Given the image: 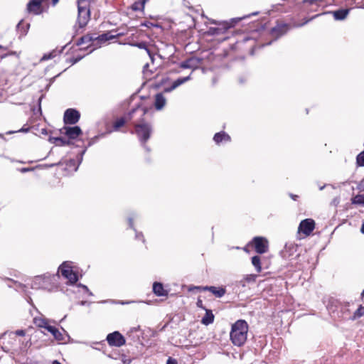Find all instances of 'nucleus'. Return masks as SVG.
I'll use <instances>...</instances> for the list:
<instances>
[{
  "label": "nucleus",
  "instance_id": "1",
  "mask_svg": "<svg viewBox=\"0 0 364 364\" xmlns=\"http://www.w3.org/2000/svg\"><path fill=\"white\" fill-rule=\"evenodd\" d=\"M248 325L244 320H238L232 326L231 341H245L247 339Z\"/></svg>",
  "mask_w": 364,
  "mask_h": 364
},
{
  "label": "nucleus",
  "instance_id": "2",
  "mask_svg": "<svg viewBox=\"0 0 364 364\" xmlns=\"http://www.w3.org/2000/svg\"><path fill=\"white\" fill-rule=\"evenodd\" d=\"M77 23L80 28H83L88 23L90 18V10L87 0L77 1Z\"/></svg>",
  "mask_w": 364,
  "mask_h": 364
},
{
  "label": "nucleus",
  "instance_id": "3",
  "mask_svg": "<svg viewBox=\"0 0 364 364\" xmlns=\"http://www.w3.org/2000/svg\"><path fill=\"white\" fill-rule=\"evenodd\" d=\"M126 343H107V345H104L102 348H103V353L108 357L117 360L121 357H124V350H121V348Z\"/></svg>",
  "mask_w": 364,
  "mask_h": 364
},
{
  "label": "nucleus",
  "instance_id": "4",
  "mask_svg": "<svg viewBox=\"0 0 364 364\" xmlns=\"http://www.w3.org/2000/svg\"><path fill=\"white\" fill-rule=\"evenodd\" d=\"M151 130V126L144 122L135 124V132L142 143L149 139Z\"/></svg>",
  "mask_w": 364,
  "mask_h": 364
},
{
  "label": "nucleus",
  "instance_id": "5",
  "mask_svg": "<svg viewBox=\"0 0 364 364\" xmlns=\"http://www.w3.org/2000/svg\"><path fill=\"white\" fill-rule=\"evenodd\" d=\"M61 274L71 284L75 283L78 278L77 274L73 270L69 262H63L59 267Z\"/></svg>",
  "mask_w": 364,
  "mask_h": 364
},
{
  "label": "nucleus",
  "instance_id": "6",
  "mask_svg": "<svg viewBox=\"0 0 364 364\" xmlns=\"http://www.w3.org/2000/svg\"><path fill=\"white\" fill-rule=\"evenodd\" d=\"M255 251L259 254H264L268 250V241L262 237H255L253 239Z\"/></svg>",
  "mask_w": 364,
  "mask_h": 364
},
{
  "label": "nucleus",
  "instance_id": "7",
  "mask_svg": "<svg viewBox=\"0 0 364 364\" xmlns=\"http://www.w3.org/2000/svg\"><path fill=\"white\" fill-rule=\"evenodd\" d=\"M80 114L78 111L73 109H68L64 114L63 120L65 124H74L80 119Z\"/></svg>",
  "mask_w": 364,
  "mask_h": 364
},
{
  "label": "nucleus",
  "instance_id": "8",
  "mask_svg": "<svg viewBox=\"0 0 364 364\" xmlns=\"http://www.w3.org/2000/svg\"><path fill=\"white\" fill-rule=\"evenodd\" d=\"M46 0H31L27 4V11L36 15L41 14L43 11L42 3Z\"/></svg>",
  "mask_w": 364,
  "mask_h": 364
},
{
  "label": "nucleus",
  "instance_id": "9",
  "mask_svg": "<svg viewBox=\"0 0 364 364\" xmlns=\"http://www.w3.org/2000/svg\"><path fill=\"white\" fill-rule=\"evenodd\" d=\"M315 223L312 219L303 220L299 226V231L303 232L306 235H309L314 230Z\"/></svg>",
  "mask_w": 364,
  "mask_h": 364
},
{
  "label": "nucleus",
  "instance_id": "10",
  "mask_svg": "<svg viewBox=\"0 0 364 364\" xmlns=\"http://www.w3.org/2000/svg\"><path fill=\"white\" fill-rule=\"evenodd\" d=\"M138 111H141V115H144L146 114V110L144 109H142V108H140V107H136L135 109H133L128 114L126 117H122L120 119H119L118 120L116 121V122L114 123V128L115 129H119V127H122L126 121L127 120H129L132 118V114L136 112H138Z\"/></svg>",
  "mask_w": 364,
  "mask_h": 364
},
{
  "label": "nucleus",
  "instance_id": "11",
  "mask_svg": "<svg viewBox=\"0 0 364 364\" xmlns=\"http://www.w3.org/2000/svg\"><path fill=\"white\" fill-rule=\"evenodd\" d=\"M62 130L64 131V134H66L70 139H76L79 135L82 134L81 129L77 127H64Z\"/></svg>",
  "mask_w": 364,
  "mask_h": 364
},
{
  "label": "nucleus",
  "instance_id": "12",
  "mask_svg": "<svg viewBox=\"0 0 364 364\" xmlns=\"http://www.w3.org/2000/svg\"><path fill=\"white\" fill-rule=\"evenodd\" d=\"M43 332L45 334L47 333L46 332L50 333L53 336V338L55 340L60 341L64 339L61 332L59 331L58 328L53 326H51L50 323L48 324V326H46V328Z\"/></svg>",
  "mask_w": 364,
  "mask_h": 364
},
{
  "label": "nucleus",
  "instance_id": "13",
  "mask_svg": "<svg viewBox=\"0 0 364 364\" xmlns=\"http://www.w3.org/2000/svg\"><path fill=\"white\" fill-rule=\"evenodd\" d=\"M203 291H209L218 298H221L226 292L225 289L223 287L218 288L213 286H205L203 287Z\"/></svg>",
  "mask_w": 364,
  "mask_h": 364
},
{
  "label": "nucleus",
  "instance_id": "14",
  "mask_svg": "<svg viewBox=\"0 0 364 364\" xmlns=\"http://www.w3.org/2000/svg\"><path fill=\"white\" fill-rule=\"evenodd\" d=\"M189 80H190V76L178 78L173 82V84L171 87L165 88L164 92H170L173 91V90H175L176 88H177L181 85L186 82Z\"/></svg>",
  "mask_w": 364,
  "mask_h": 364
},
{
  "label": "nucleus",
  "instance_id": "15",
  "mask_svg": "<svg viewBox=\"0 0 364 364\" xmlns=\"http://www.w3.org/2000/svg\"><path fill=\"white\" fill-rule=\"evenodd\" d=\"M166 100L161 93L156 95L155 97V107L156 109H161L166 105Z\"/></svg>",
  "mask_w": 364,
  "mask_h": 364
},
{
  "label": "nucleus",
  "instance_id": "16",
  "mask_svg": "<svg viewBox=\"0 0 364 364\" xmlns=\"http://www.w3.org/2000/svg\"><path fill=\"white\" fill-rule=\"evenodd\" d=\"M33 323L36 326H38L39 328H42L45 330V328H46V326H48V324L50 323V321L41 315V316L34 317Z\"/></svg>",
  "mask_w": 364,
  "mask_h": 364
},
{
  "label": "nucleus",
  "instance_id": "17",
  "mask_svg": "<svg viewBox=\"0 0 364 364\" xmlns=\"http://www.w3.org/2000/svg\"><path fill=\"white\" fill-rule=\"evenodd\" d=\"M106 341H125V338L119 331H114L107 336Z\"/></svg>",
  "mask_w": 364,
  "mask_h": 364
},
{
  "label": "nucleus",
  "instance_id": "18",
  "mask_svg": "<svg viewBox=\"0 0 364 364\" xmlns=\"http://www.w3.org/2000/svg\"><path fill=\"white\" fill-rule=\"evenodd\" d=\"M333 15V17L336 20H343L346 18L349 13V9H340L334 11L330 12Z\"/></svg>",
  "mask_w": 364,
  "mask_h": 364
},
{
  "label": "nucleus",
  "instance_id": "19",
  "mask_svg": "<svg viewBox=\"0 0 364 364\" xmlns=\"http://www.w3.org/2000/svg\"><path fill=\"white\" fill-rule=\"evenodd\" d=\"M213 139L216 144H219L223 141H229L230 136L225 132H219L215 134Z\"/></svg>",
  "mask_w": 364,
  "mask_h": 364
},
{
  "label": "nucleus",
  "instance_id": "20",
  "mask_svg": "<svg viewBox=\"0 0 364 364\" xmlns=\"http://www.w3.org/2000/svg\"><path fill=\"white\" fill-rule=\"evenodd\" d=\"M153 291L157 296H161L166 294V291L164 290L162 284L155 282L153 285Z\"/></svg>",
  "mask_w": 364,
  "mask_h": 364
},
{
  "label": "nucleus",
  "instance_id": "21",
  "mask_svg": "<svg viewBox=\"0 0 364 364\" xmlns=\"http://www.w3.org/2000/svg\"><path fill=\"white\" fill-rule=\"evenodd\" d=\"M287 30V25L278 26L272 28V33L273 36H274L276 37H279L280 36H282L284 33H285Z\"/></svg>",
  "mask_w": 364,
  "mask_h": 364
},
{
  "label": "nucleus",
  "instance_id": "22",
  "mask_svg": "<svg viewBox=\"0 0 364 364\" xmlns=\"http://www.w3.org/2000/svg\"><path fill=\"white\" fill-rule=\"evenodd\" d=\"M205 310V315L202 318V323L205 325H208L213 322L214 316L210 310H208L206 309Z\"/></svg>",
  "mask_w": 364,
  "mask_h": 364
},
{
  "label": "nucleus",
  "instance_id": "23",
  "mask_svg": "<svg viewBox=\"0 0 364 364\" xmlns=\"http://www.w3.org/2000/svg\"><path fill=\"white\" fill-rule=\"evenodd\" d=\"M15 335L24 336L25 332L23 330H18L16 332H5L1 336L0 339H6V336H8L9 339H14V336Z\"/></svg>",
  "mask_w": 364,
  "mask_h": 364
},
{
  "label": "nucleus",
  "instance_id": "24",
  "mask_svg": "<svg viewBox=\"0 0 364 364\" xmlns=\"http://www.w3.org/2000/svg\"><path fill=\"white\" fill-rule=\"evenodd\" d=\"M97 38L94 36L86 35V36L81 37L78 40L77 45H81L83 43H89L95 40H97Z\"/></svg>",
  "mask_w": 364,
  "mask_h": 364
},
{
  "label": "nucleus",
  "instance_id": "25",
  "mask_svg": "<svg viewBox=\"0 0 364 364\" xmlns=\"http://www.w3.org/2000/svg\"><path fill=\"white\" fill-rule=\"evenodd\" d=\"M252 264L255 267L257 272H260L262 271L261 267V259L259 256H254L252 257Z\"/></svg>",
  "mask_w": 364,
  "mask_h": 364
},
{
  "label": "nucleus",
  "instance_id": "26",
  "mask_svg": "<svg viewBox=\"0 0 364 364\" xmlns=\"http://www.w3.org/2000/svg\"><path fill=\"white\" fill-rule=\"evenodd\" d=\"M118 36H119V34L112 35L110 32H109V33H103V34L97 36V38L99 41L105 42V41L114 39Z\"/></svg>",
  "mask_w": 364,
  "mask_h": 364
},
{
  "label": "nucleus",
  "instance_id": "27",
  "mask_svg": "<svg viewBox=\"0 0 364 364\" xmlns=\"http://www.w3.org/2000/svg\"><path fill=\"white\" fill-rule=\"evenodd\" d=\"M50 141L52 143L55 144L58 146H64L69 144V141L62 137H53L50 138Z\"/></svg>",
  "mask_w": 364,
  "mask_h": 364
},
{
  "label": "nucleus",
  "instance_id": "28",
  "mask_svg": "<svg viewBox=\"0 0 364 364\" xmlns=\"http://www.w3.org/2000/svg\"><path fill=\"white\" fill-rule=\"evenodd\" d=\"M132 46H134L135 47H137V48H139L140 49L146 50V51L147 52V53H148L149 56L150 57L151 60L152 61L154 60V56L151 53L150 50L147 48L146 43H144V42L135 43H133Z\"/></svg>",
  "mask_w": 364,
  "mask_h": 364
},
{
  "label": "nucleus",
  "instance_id": "29",
  "mask_svg": "<svg viewBox=\"0 0 364 364\" xmlns=\"http://www.w3.org/2000/svg\"><path fill=\"white\" fill-rule=\"evenodd\" d=\"M146 0H141L133 4L132 8L134 11H143Z\"/></svg>",
  "mask_w": 364,
  "mask_h": 364
},
{
  "label": "nucleus",
  "instance_id": "30",
  "mask_svg": "<svg viewBox=\"0 0 364 364\" xmlns=\"http://www.w3.org/2000/svg\"><path fill=\"white\" fill-rule=\"evenodd\" d=\"M210 23L222 26L224 30H227L232 26V24L227 21H218L216 20H210Z\"/></svg>",
  "mask_w": 364,
  "mask_h": 364
},
{
  "label": "nucleus",
  "instance_id": "31",
  "mask_svg": "<svg viewBox=\"0 0 364 364\" xmlns=\"http://www.w3.org/2000/svg\"><path fill=\"white\" fill-rule=\"evenodd\" d=\"M352 203L364 205V196L357 195L352 199Z\"/></svg>",
  "mask_w": 364,
  "mask_h": 364
},
{
  "label": "nucleus",
  "instance_id": "32",
  "mask_svg": "<svg viewBox=\"0 0 364 364\" xmlns=\"http://www.w3.org/2000/svg\"><path fill=\"white\" fill-rule=\"evenodd\" d=\"M356 162L358 166H364V151L357 156Z\"/></svg>",
  "mask_w": 364,
  "mask_h": 364
},
{
  "label": "nucleus",
  "instance_id": "33",
  "mask_svg": "<svg viewBox=\"0 0 364 364\" xmlns=\"http://www.w3.org/2000/svg\"><path fill=\"white\" fill-rule=\"evenodd\" d=\"M222 29L220 28H213V27H210L208 31V33L209 35H218L219 33H222Z\"/></svg>",
  "mask_w": 364,
  "mask_h": 364
},
{
  "label": "nucleus",
  "instance_id": "34",
  "mask_svg": "<svg viewBox=\"0 0 364 364\" xmlns=\"http://www.w3.org/2000/svg\"><path fill=\"white\" fill-rule=\"evenodd\" d=\"M364 315V306H360L359 308L355 311L354 317L360 318Z\"/></svg>",
  "mask_w": 364,
  "mask_h": 364
},
{
  "label": "nucleus",
  "instance_id": "35",
  "mask_svg": "<svg viewBox=\"0 0 364 364\" xmlns=\"http://www.w3.org/2000/svg\"><path fill=\"white\" fill-rule=\"evenodd\" d=\"M257 276L255 274H247L245 277L244 280L247 282H255L256 280Z\"/></svg>",
  "mask_w": 364,
  "mask_h": 364
},
{
  "label": "nucleus",
  "instance_id": "36",
  "mask_svg": "<svg viewBox=\"0 0 364 364\" xmlns=\"http://www.w3.org/2000/svg\"><path fill=\"white\" fill-rule=\"evenodd\" d=\"M189 63H190V60L184 61V62L181 63V67L183 68H190Z\"/></svg>",
  "mask_w": 364,
  "mask_h": 364
},
{
  "label": "nucleus",
  "instance_id": "37",
  "mask_svg": "<svg viewBox=\"0 0 364 364\" xmlns=\"http://www.w3.org/2000/svg\"><path fill=\"white\" fill-rule=\"evenodd\" d=\"M358 188L360 191H364V178L359 183V184L358 186Z\"/></svg>",
  "mask_w": 364,
  "mask_h": 364
},
{
  "label": "nucleus",
  "instance_id": "38",
  "mask_svg": "<svg viewBox=\"0 0 364 364\" xmlns=\"http://www.w3.org/2000/svg\"><path fill=\"white\" fill-rule=\"evenodd\" d=\"M305 3H307L309 4H316L317 2H320V1H322L323 0H304Z\"/></svg>",
  "mask_w": 364,
  "mask_h": 364
},
{
  "label": "nucleus",
  "instance_id": "39",
  "mask_svg": "<svg viewBox=\"0 0 364 364\" xmlns=\"http://www.w3.org/2000/svg\"><path fill=\"white\" fill-rule=\"evenodd\" d=\"M196 305L198 308H201L203 309H205V307L203 306V301L200 299H198L197 302H196Z\"/></svg>",
  "mask_w": 364,
  "mask_h": 364
},
{
  "label": "nucleus",
  "instance_id": "40",
  "mask_svg": "<svg viewBox=\"0 0 364 364\" xmlns=\"http://www.w3.org/2000/svg\"><path fill=\"white\" fill-rule=\"evenodd\" d=\"M166 364H177V361L175 359H173L171 357H169L166 362Z\"/></svg>",
  "mask_w": 364,
  "mask_h": 364
},
{
  "label": "nucleus",
  "instance_id": "41",
  "mask_svg": "<svg viewBox=\"0 0 364 364\" xmlns=\"http://www.w3.org/2000/svg\"><path fill=\"white\" fill-rule=\"evenodd\" d=\"M79 286L81 287L82 288H83L85 289V291L89 294V295H90V296L92 295V293L91 291H90V290L87 286L83 285V284H80Z\"/></svg>",
  "mask_w": 364,
  "mask_h": 364
},
{
  "label": "nucleus",
  "instance_id": "42",
  "mask_svg": "<svg viewBox=\"0 0 364 364\" xmlns=\"http://www.w3.org/2000/svg\"><path fill=\"white\" fill-rule=\"evenodd\" d=\"M52 58V55L51 54H49V55H43V57L42 58V60H48V59H50Z\"/></svg>",
  "mask_w": 364,
  "mask_h": 364
},
{
  "label": "nucleus",
  "instance_id": "43",
  "mask_svg": "<svg viewBox=\"0 0 364 364\" xmlns=\"http://www.w3.org/2000/svg\"><path fill=\"white\" fill-rule=\"evenodd\" d=\"M191 346H192L191 345H185V346H180V348L181 349H189Z\"/></svg>",
  "mask_w": 364,
  "mask_h": 364
},
{
  "label": "nucleus",
  "instance_id": "44",
  "mask_svg": "<svg viewBox=\"0 0 364 364\" xmlns=\"http://www.w3.org/2000/svg\"><path fill=\"white\" fill-rule=\"evenodd\" d=\"M94 346H92V348H98V347L97 346H99V345H102V343H97V342H95V343H92Z\"/></svg>",
  "mask_w": 364,
  "mask_h": 364
},
{
  "label": "nucleus",
  "instance_id": "45",
  "mask_svg": "<svg viewBox=\"0 0 364 364\" xmlns=\"http://www.w3.org/2000/svg\"><path fill=\"white\" fill-rule=\"evenodd\" d=\"M203 287H199V286H193V288H195L197 290H203Z\"/></svg>",
  "mask_w": 364,
  "mask_h": 364
},
{
  "label": "nucleus",
  "instance_id": "46",
  "mask_svg": "<svg viewBox=\"0 0 364 364\" xmlns=\"http://www.w3.org/2000/svg\"><path fill=\"white\" fill-rule=\"evenodd\" d=\"M233 343L234 345H235V346H237L240 347V346H243V344H244L245 343L240 342V343Z\"/></svg>",
  "mask_w": 364,
  "mask_h": 364
},
{
  "label": "nucleus",
  "instance_id": "47",
  "mask_svg": "<svg viewBox=\"0 0 364 364\" xmlns=\"http://www.w3.org/2000/svg\"><path fill=\"white\" fill-rule=\"evenodd\" d=\"M59 0H52V5L54 6L58 3Z\"/></svg>",
  "mask_w": 364,
  "mask_h": 364
},
{
  "label": "nucleus",
  "instance_id": "48",
  "mask_svg": "<svg viewBox=\"0 0 364 364\" xmlns=\"http://www.w3.org/2000/svg\"><path fill=\"white\" fill-rule=\"evenodd\" d=\"M129 226H130V228H133V221H132V219L129 218Z\"/></svg>",
  "mask_w": 364,
  "mask_h": 364
},
{
  "label": "nucleus",
  "instance_id": "49",
  "mask_svg": "<svg viewBox=\"0 0 364 364\" xmlns=\"http://www.w3.org/2000/svg\"><path fill=\"white\" fill-rule=\"evenodd\" d=\"M28 131V129L22 128L20 130H18V132H26Z\"/></svg>",
  "mask_w": 364,
  "mask_h": 364
},
{
  "label": "nucleus",
  "instance_id": "50",
  "mask_svg": "<svg viewBox=\"0 0 364 364\" xmlns=\"http://www.w3.org/2000/svg\"><path fill=\"white\" fill-rule=\"evenodd\" d=\"M139 346H136V347L140 348L141 349H142L144 347L143 343H139Z\"/></svg>",
  "mask_w": 364,
  "mask_h": 364
},
{
  "label": "nucleus",
  "instance_id": "51",
  "mask_svg": "<svg viewBox=\"0 0 364 364\" xmlns=\"http://www.w3.org/2000/svg\"><path fill=\"white\" fill-rule=\"evenodd\" d=\"M360 231H361V232H362V233H363V234H364V221H363V225H362V226H361Z\"/></svg>",
  "mask_w": 364,
  "mask_h": 364
},
{
  "label": "nucleus",
  "instance_id": "52",
  "mask_svg": "<svg viewBox=\"0 0 364 364\" xmlns=\"http://www.w3.org/2000/svg\"><path fill=\"white\" fill-rule=\"evenodd\" d=\"M41 132H42V134H46L47 133V132H46V130L45 129H43Z\"/></svg>",
  "mask_w": 364,
  "mask_h": 364
},
{
  "label": "nucleus",
  "instance_id": "53",
  "mask_svg": "<svg viewBox=\"0 0 364 364\" xmlns=\"http://www.w3.org/2000/svg\"><path fill=\"white\" fill-rule=\"evenodd\" d=\"M194 289H196L193 288V286L190 287L189 289H188L189 291H192V290H194Z\"/></svg>",
  "mask_w": 364,
  "mask_h": 364
},
{
  "label": "nucleus",
  "instance_id": "54",
  "mask_svg": "<svg viewBox=\"0 0 364 364\" xmlns=\"http://www.w3.org/2000/svg\"><path fill=\"white\" fill-rule=\"evenodd\" d=\"M291 197L293 198V199H296V198L297 197V196H293V195H291Z\"/></svg>",
  "mask_w": 364,
  "mask_h": 364
},
{
  "label": "nucleus",
  "instance_id": "55",
  "mask_svg": "<svg viewBox=\"0 0 364 364\" xmlns=\"http://www.w3.org/2000/svg\"><path fill=\"white\" fill-rule=\"evenodd\" d=\"M27 170H28L27 168H23V169H22V171H23V172H25V171H26Z\"/></svg>",
  "mask_w": 364,
  "mask_h": 364
},
{
  "label": "nucleus",
  "instance_id": "56",
  "mask_svg": "<svg viewBox=\"0 0 364 364\" xmlns=\"http://www.w3.org/2000/svg\"><path fill=\"white\" fill-rule=\"evenodd\" d=\"M16 132H9L8 134H13V133H15Z\"/></svg>",
  "mask_w": 364,
  "mask_h": 364
},
{
  "label": "nucleus",
  "instance_id": "57",
  "mask_svg": "<svg viewBox=\"0 0 364 364\" xmlns=\"http://www.w3.org/2000/svg\"><path fill=\"white\" fill-rule=\"evenodd\" d=\"M362 296H364V290L362 292Z\"/></svg>",
  "mask_w": 364,
  "mask_h": 364
},
{
  "label": "nucleus",
  "instance_id": "58",
  "mask_svg": "<svg viewBox=\"0 0 364 364\" xmlns=\"http://www.w3.org/2000/svg\"><path fill=\"white\" fill-rule=\"evenodd\" d=\"M134 357H137L138 356V354H134Z\"/></svg>",
  "mask_w": 364,
  "mask_h": 364
},
{
  "label": "nucleus",
  "instance_id": "59",
  "mask_svg": "<svg viewBox=\"0 0 364 364\" xmlns=\"http://www.w3.org/2000/svg\"><path fill=\"white\" fill-rule=\"evenodd\" d=\"M58 343H59V344H64L65 343L59 342Z\"/></svg>",
  "mask_w": 364,
  "mask_h": 364
}]
</instances>
